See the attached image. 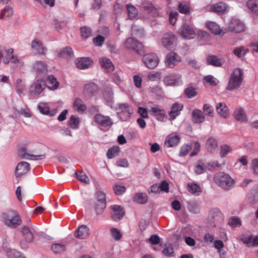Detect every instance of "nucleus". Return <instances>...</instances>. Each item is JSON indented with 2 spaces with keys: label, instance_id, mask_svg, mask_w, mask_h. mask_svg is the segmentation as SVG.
<instances>
[{
  "label": "nucleus",
  "instance_id": "53",
  "mask_svg": "<svg viewBox=\"0 0 258 258\" xmlns=\"http://www.w3.org/2000/svg\"><path fill=\"white\" fill-rule=\"evenodd\" d=\"M232 151V148L228 145L225 144L220 147V157L223 158Z\"/></svg>",
  "mask_w": 258,
  "mask_h": 258
},
{
  "label": "nucleus",
  "instance_id": "12",
  "mask_svg": "<svg viewBox=\"0 0 258 258\" xmlns=\"http://www.w3.org/2000/svg\"><path fill=\"white\" fill-rule=\"evenodd\" d=\"M118 110V114L121 120L126 121L130 118L132 112L127 104H119Z\"/></svg>",
  "mask_w": 258,
  "mask_h": 258
},
{
  "label": "nucleus",
  "instance_id": "62",
  "mask_svg": "<svg viewBox=\"0 0 258 258\" xmlns=\"http://www.w3.org/2000/svg\"><path fill=\"white\" fill-rule=\"evenodd\" d=\"M18 113L19 114H21L25 117H30L31 116L30 110L27 107L20 109L18 110Z\"/></svg>",
  "mask_w": 258,
  "mask_h": 258
},
{
  "label": "nucleus",
  "instance_id": "44",
  "mask_svg": "<svg viewBox=\"0 0 258 258\" xmlns=\"http://www.w3.org/2000/svg\"><path fill=\"white\" fill-rule=\"evenodd\" d=\"M59 57L63 58H71L74 56L72 49L70 47L64 48L59 53Z\"/></svg>",
  "mask_w": 258,
  "mask_h": 258
},
{
  "label": "nucleus",
  "instance_id": "14",
  "mask_svg": "<svg viewBox=\"0 0 258 258\" xmlns=\"http://www.w3.org/2000/svg\"><path fill=\"white\" fill-rule=\"evenodd\" d=\"M35 230L32 223L30 222L27 225L23 226L21 228V233L25 238L30 242H32L34 239V234Z\"/></svg>",
  "mask_w": 258,
  "mask_h": 258
},
{
  "label": "nucleus",
  "instance_id": "40",
  "mask_svg": "<svg viewBox=\"0 0 258 258\" xmlns=\"http://www.w3.org/2000/svg\"><path fill=\"white\" fill-rule=\"evenodd\" d=\"M187 189L191 194L197 196L199 195L202 192L200 186L195 183H188Z\"/></svg>",
  "mask_w": 258,
  "mask_h": 258
},
{
  "label": "nucleus",
  "instance_id": "35",
  "mask_svg": "<svg viewBox=\"0 0 258 258\" xmlns=\"http://www.w3.org/2000/svg\"><path fill=\"white\" fill-rule=\"evenodd\" d=\"M228 8L227 5L223 2H220L212 5L210 8V11L217 13L225 12Z\"/></svg>",
  "mask_w": 258,
  "mask_h": 258
},
{
  "label": "nucleus",
  "instance_id": "61",
  "mask_svg": "<svg viewBox=\"0 0 258 258\" xmlns=\"http://www.w3.org/2000/svg\"><path fill=\"white\" fill-rule=\"evenodd\" d=\"M191 149V148L190 146L188 145H183L181 148L179 155L182 157L185 156Z\"/></svg>",
  "mask_w": 258,
  "mask_h": 258
},
{
  "label": "nucleus",
  "instance_id": "63",
  "mask_svg": "<svg viewBox=\"0 0 258 258\" xmlns=\"http://www.w3.org/2000/svg\"><path fill=\"white\" fill-rule=\"evenodd\" d=\"M228 224L230 226L232 227H235L241 225L240 220L237 218L234 217H232L229 219Z\"/></svg>",
  "mask_w": 258,
  "mask_h": 258
},
{
  "label": "nucleus",
  "instance_id": "25",
  "mask_svg": "<svg viewBox=\"0 0 258 258\" xmlns=\"http://www.w3.org/2000/svg\"><path fill=\"white\" fill-rule=\"evenodd\" d=\"M180 141V137L176 134H171L167 138L164 143V146L167 148L174 147L178 144Z\"/></svg>",
  "mask_w": 258,
  "mask_h": 258
},
{
  "label": "nucleus",
  "instance_id": "46",
  "mask_svg": "<svg viewBox=\"0 0 258 258\" xmlns=\"http://www.w3.org/2000/svg\"><path fill=\"white\" fill-rule=\"evenodd\" d=\"M51 249L54 253H61L66 250V245L62 243H54L52 245Z\"/></svg>",
  "mask_w": 258,
  "mask_h": 258
},
{
  "label": "nucleus",
  "instance_id": "38",
  "mask_svg": "<svg viewBox=\"0 0 258 258\" xmlns=\"http://www.w3.org/2000/svg\"><path fill=\"white\" fill-rule=\"evenodd\" d=\"M15 88L17 93L20 95H24L26 90V85L22 83L21 79H18L15 85Z\"/></svg>",
  "mask_w": 258,
  "mask_h": 258
},
{
  "label": "nucleus",
  "instance_id": "56",
  "mask_svg": "<svg viewBox=\"0 0 258 258\" xmlns=\"http://www.w3.org/2000/svg\"><path fill=\"white\" fill-rule=\"evenodd\" d=\"M76 174L77 175V178L81 182L85 183H87V184L89 183L90 180H89L88 177L83 172H81L79 174L77 172H76Z\"/></svg>",
  "mask_w": 258,
  "mask_h": 258
},
{
  "label": "nucleus",
  "instance_id": "47",
  "mask_svg": "<svg viewBox=\"0 0 258 258\" xmlns=\"http://www.w3.org/2000/svg\"><path fill=\"white\" fill-rule=\"evenodd\" d=\"M103 95L105 99L107 102H111L113 100V93L112 91L111 88L110 87H106V88L103 93Z\"/></svg>",
  "mask_w": 258,
  "mask_h": 258
},
{
  "label": "nucleus",
  "instance_id": "60",
  "mask_svg": "<svg viewBox=\"0 0 258 258\" xmlns=\"http://www.w3.org/2000/svg\"><path fill=\"white\" fill-rule=\"evenodd\" d=\"M113 189L115 194L119 196L123 194L126 188L124 186L115 184L113 186Z\"/></svg>",
  "mask_w": 258,
  "mask_h": 258
},
{
  "label": "nucleus",
  "instance_id": "26",
  "mask_svg": "<svg viewBox=\"0 0 258 258\" xmlns=\"http://www.w3.org/2000/svg\"><path fill=\"white\" fill-rule=\"evenodd\" d=\"M207 61L209 64L216 67H220L224 63V59L218 57L216 55H209L207 57Z\"/></svg>",
  "mask_w": 258,
  "mask_h": 258
},
{
  "label": "nucleus",
  "instance_id": "30",
  "mask_svg": "<svg viewBox=\"0 0 258 258\" xmlns=\"http://www.w3.org/2000/svg\"><path fill=\"white\" fill-rule=\"evenodd\" d=\"M182 109V105L177 103H174L171 107V110L169 112L170 119L173 120L175 119L176 116L179 115L180 112Z\"/></svg>",
  "mask_w": 258,
  "mask_h": 258
},
{
  "label": "nucleus",
  "instance_id": "32",
  "mask_svg": "<svg viewBox=\"0 0 258 258\" xmlns=\"http://www.w3.org/2000/svg\"><path fill=\"white\" fill-rule=\"evenodd\" d=\"M99 62L101 67L107 72H112L114 70V65L109 59L106 57L101 58L99 59Z\"/></svg>",
  "mask_w": 258,
  "mask_h": 258
},
{
  "label": "nucleus",
  "instance_id": "64",
  "mask_svg": "<svg viewBox=\"0 0 258 258\" xmlns=\"http://www.w3.org/2000/svg\"><path fill=\"white\" fill-rule=\"evenodd\" d=\"M248 246H255L258 245V236L252 237L250 236L249 237L247 242Z\"/></svg>",
  "mask_w": 258,
  "mask_h": 258
},
{
  "label": "nucleus",
  "instance_id": "31",
  "mask_svg": "<svg viewBox=\"0 0 258 258\" xmlns=\"http://www.w3.org/2000/svg\"><path fill=\"white\" fill-rule=\"evenodd\" d=\"M75 235L78 238H85L89 235V229L86 225H82L76 230Z\"/></svg>",
  "mask_w": 258,
  "mask_h": 258
},
{
  "label": "nucleus",
  "instance_id": "37",
  "mask_svg": "<svg viewBox=\"0 0 258 258\" xmlns=\"http://www.w3.org/2000/svg\"><path fill=\"white\" fill-rule=\"evenodd\" d=\"M143 7L145 11L148 13L151 14L152 16L153 17H155L158 15V10L157 8L154 7L152 4H143Z\"/></svg>",
  "mask_w": 258,
  "mask_h": 258
},
{
  "label": "nucleus",
  "instance_id": "5",
  "mask_svg": "<svg viewBox=\"0 0 258 258\" xmlns=\"http://www.w3.org/2000/svg\"><path fill=\"white\" fill-rule=\"evenodd\" d=\"M45 87V82L43 79H38L29 87V92L32 96H38Z\"/></svg>",
  "mask_w": 258,
  "mask_h": 258
},
{
  "label": "nucleus",
  "instance_id": "6",
  "mask_svg": "<svg viewBox=\"0 0 258 258\" xmlns=\"http://www.w3.org/2000/svg\"><path fill=\"white\" fill-rule=\"evenodd\" d=\"M124 46L128 49L134 50L138 54H141L143 52V45L142 44L131 37L126 39L124 42Z\"/></svg>",
  "mask_w": 258,
  "mask_h": 258
},
{
  "label": "nucleus",
  "instance_id": "34",
  "mask_svg": "<svg viewBox=\"0 0 258 258\" xmlns=\"http://www.w3.org/2000/svg\"><path fill=\"white\" fill-rule=\"evenodd\" d=\"M193 121L196 123L203 122L205 120V114L199 109H194L192 112Z\"/></svg>",
  "mask_w": 258,
  "mask_h": 258
},
{
  "label": "nucleus",
  "instance_id": "19",
  "mask_svg": "<svg viewBox=\"0 0 258 258\" xmlns=\"http://www.w3.org/2000/svg\"><path fill=\"white\" fill-rule=\"evenodd\" d=\"M110 208L112 210V218L114 221L121 219L124 215V211L122 208L119 205H112Z\"/></svg>",
  "mask_w": 258,
  "mask_h": 258
},
{
  "label": "nucleus",
  "instance_id": "18",
  "mask_svg": "<svg viewBox=\"0 0 258 258\" xmlns=\"http://www.w3.org/2000/svg\"><path fill=\"white\" fill-rule=\"evenodd\" d=\"M167 86H176L181 83V76L179 74H171L164 78Z\"/></svg>",
  "mask_w": 258,
  "mask_h": 258
},
{
  "label": "nucleus",
  "instance_id": "45",
  "mask_svg": "<svg viewBox=\"0 0 258 258\" xmlns=\"http://www.w3.org/2000/svg\"><path fill=\"white\" fill-rule=\"evenodd\" d=\"M3 248L7 253V256L9 258H16L20 253L19 252L16 251L15 250L9 248L6 244H4Z\"/></svg>",
  "mask_w": 258,
  "mask_h": 258
},
{
  "label": "nucleus",
  "instance_id": "17",
  "mask_svg": "<svg viewBox=\"0 0 258 258\" xmlns=\"http://www.w3.org/2000/svg\"><path fill=\"white\" fill-rule=\"evenodd\" d=\"M174 36L173 34H165L162 39L163 46L168 50H174L175 48Z\"/></svg>",
  "mask_w": 258,
  "mask_h": 258
},
{
  "label": "nucleus",
  "instance_id": "11",
  "mask_svg": "<svg viewBox=\"0 0 258 258\" xmlns=\"http://www.w3.org/2000/svg\"><path fill=\"white\" fill-rule=\"evenodd\" d=\"M149 112L151 115L156 116L157 119L161 121H164L167 117L165 111L157 105L152 107Z\"/></svg>",
  "mask_w": 258,
  "mask_h": 258
},
{
  "label": "nucleus",
  "instance_id": "24",
  "mask_svg": "<svg viewBox=\"0 0 258 258\" xmlns=\"http://www.w3.org/2000/svg\"><path fill=\"white\" fill-rule=\"evenodd\" d=\"M207 27L212 33L216 35H223L228 31L226 29H220L216 23L213 22L207 23Z\"/></svg>",
  "mask_w": 258,
  "mask_h": 258
},
{
  "label": "nucleus",
  "instance_id": "2",
  "mask_svg": "<svg viewBox=\"0 0 258 258\" xmlns=\"http://www.w3.org/2000/svg\"><path fill=\"white\" fill-rule=\"evenodd\" d=\"M2 220L7 226L15 228L20 225L22 220L20 216L15 211H7L1 215Z\"/></svg>",
  "mask_w": 258,
  "mask_h": 258
},
{
  "label": "nucleus",
  "instance_id": "55",
  "mask_svg": "<svg viewBox=\"0 0 258 258\" xmlns=\"http://www.w3.org/2000/svg\"><path fill=\"white\" fill-rule=\"evenodd\" d=\"M161 78V74L159 72H152L148 74V78L152 81H156L160 80Z\"/></svg>",
  "mask_w": 258,
  "mask_h": 258
},
{
  "label": "nucleus",
  "instance_id": "51",
  "mask_svg": "<svg viewBox=\"0 0 258 258\" xmlns=\"http://www.w3.org/2000/svg\"><path fill=\"white\" fill-rule=\"evenodd\" d=\"M247 5L252 11L258 15V3L255 0H248Z\"/></svg>",
  "mask_w": 258,
  "mask_h": 258
},
{
  "label": "nucleus",
  "instance_id": "1",
  "mask_svg": "<svg viewBox=\"0 0 258 258\" xmlns=\"http://www.w3.org/2000/svg\"><path fill=\"white\" fill-rule=\"evenodd\" d=\"M215 183L222 189L228 190L232 188L235 181L229 174L224 172H219L216 173L214 176Z\"/></svg>",
  "mask_w": 258,
  "mask_h": 258
},
{
  "label": "nucleus",
  "instance_id": "7",
  "mask_svg": "<svg viewBox=\"0 0 258 258\" xmlns=\"http://www.w3.org/2000/svg\"><path fill=\"white\" fill-rule=\"evenodd\" d=\"M143 60L146 66L150 69L156 68L159 62V59L158 56L154 53L144 55Z\"/></svg>",
  "mask_w": 258,
  "mask_h": 258
},
{
  "label": "nucleus",
  "instance_id": "50",
  "mask_svg": "<svg viewBox=\"0 0 258 258\" xmlns=\"http://www.w3.org/2000/svg\"><path fill=\"white\" fill-rule=\"evenodd\" d=\"M206 169V165L202 161H200L195 167V172L198 174H201L205 172Z\"/></svg>",
  "mask_w": 258,
  "mask_h": 258
},
{
  "label": "nucleus",
  "instance_id": "16",
  "mask_svg": "<svg viewBox=\"0 0 258 258\" xmlns=\"http://www.w3.org/2000/svg\"><path fill=\"white\" fill-rule=\"evenodd\" d=\"M94 119L96 123L105 127H110L113 124L112 119L109 116L101 114H96Z\"/></svg>",
  "mask_w": 258,
  "mask_h": 258
},
{
  "label": "nucleus",
  "instance_id": "52",
  "mask_svg": "<svg viewBox=\"0 0 258 258\" xmlns=\"http://www.w3.org/2000/svg\"><path fill=\"white\" fill-rule=\"evenodd\" d=\"M106 207V202H97L95 205V210L97 214L103 212Z\"/></svg>",
  "mask_w": 258,
  "mask_h": 258
},
{
  "label": "nucleus",
  "instance_id": "27",
  "mask_svg": "<svg viewBox=\"0 0 258 258\" xmlns=\"http://www.w3.org/2000/svg\"><path fill=\"white\" fill-rule=\"evenodd\" d=\"M37 108L41 113L50 116H53L57 113V110L56 109L50 110L48 105L43 102L40 103L38 104Z\"/></svg>",
  "mask_w": 258,
  "mask_h": 258
},
{
  "label": "nucleus",
  "instance_id": "9",
  "mask_svg": "<svg viewBox=\"0 0 258 258\" xmlns=\"http://www.w3.org/2000/svg\"><path fill=\"white\" fill-rule=\"evenodd\" d=\"M178 33L187 39L194 38L196 36L195 30L186 24H184L178 30Z\"/></svg>",
  "mask_w": 258,
  "mask_h": 258
},
{
  "label": "nucleus",
  "instance_id": "57",
  "mask_svg": "<svg viewBox=\"0 0 258 258\" xmlns=\"http://www.w3.org/2000/svg\"><path fill=\"white\" fill-rule=\"evenodd\" d=\"M103 0H93L91 4V10L93 11H98L102 6Z\"/></svg>",
  "mask_w": 258,
  "mask_h": 258
},
{
  "label": "nucleus",
  "instance_id": "8",
  "mask_svg": "<svg viewBox=\"0 0 258 258\" xmlns=\"http://www.w3.org/2000/svg\"><path fill=\"white\" fill-rule=\"evenodd\" d=\"M31 47L34 53L39 55H45L47 48L43 43L37 39L33 40L31 44Z\"/></svg>",
  "mask_w": 258,
  "mask_h": 258
},
{
  "label": "nucleus",
  "instance_id": "41",
  "mask_svg": "<svg viewBox=\"0 0 258 258\" xmlns=\"http://www.w3.org/2000/svg\"><path fill=\"white\" fill-rule=\"evenodd\" d=\"M233 52L238 57L242 58L249 52V49L244 46H240L235 48Z\"/></svg>",
  "mask_w": 258,
  "mask_h": 258
},
{
  "label": "nucleus",
  "instance_id": "29",
  "mask_svg": "<svg viewBox=\"0 0 258 258\" xmlns=\"http://www.w3.org/2000/svg\"><path fill=\"white\" fill-rule=\"evenodd\" d=\"M233 116L235 119L242 123L247 121V117L242 108L239 107L236 108L234 112Z\"/></svg>",
  "mask_w": 258,
  "mask_h": 258
},
{
  "label": "nucleus",
  "instance_id": "54",
  "mask_svg": "<svg viewBox=\"0 0 258 258\" xmlns=\"http://www.w3.org/2000/svg\"><path fill=\"white\" fill-rule=\"evenodd\" d=\"M119 149L117 147H113L109 149L107 152V156L108 159H111L117 156Z\"/></svg>",
  "mask_w": 258,
  "mask_h": 258
},
{
  "label": "nucleus",
  "instance_id": "36",
  "mask_svg": "<svg viewBox=\"0 0 258 258\" xmlns=\"http://www.w3.org/2000/svg\"><path fill=\"white\" fill-rule=\"evenodd\" d=\"M73 106L74 109L79 113H83L87 109V106L83 101L80 98L75 99Z\"/></svg>",
  "mask_w": 258,
  "mask_h": 258
},
{
  "label": "nucleus",
  "instance_id": "42",
  "mask_svg": "<svg viewBox=\"0 0 258 258\" xmlns=\"http://www.w3.org/2000/svg\"><path fill=\"white\" fill-rule=\"evenodd\" d=\"M79 118L74 115H72L68 122V125L72 129H77L79 125Z\"/></svg>",
  "mask_w": 258,
  "mask_h": 258
},
{
  "label": "nucleus",
  "instance_id": "58",
  "mask_svg": "<svg viewBox=\"0 0 258 258\" xmlns=\"http://www.w3.org/2000/svg\"><path fill=\"white\" fill-rule=\"evenodd\" d=\"M48 83L51 85L50 87L53 89H56L58 87V82L57 81L56 78L53 76H49L47 78Z\"/></svg>",
  "mask_w": 258,
  "mask_h": 258
},
{
  "label": "nucleus",
  "instance_id": "10",
  "mask_svg": "<svg viewBox=\"0 0 258 258\" xmlns=\"http://www.w3.org/2000/svg\"><path fill=\"white\" fill-rule=\"evenodd\" d=\"M223 219V215L219 209H212L208 217L209 222L214 226L217 223L222 221Z\"/></svg>",
  "mask_w": 258,
  "mask_h": 258
},
{
  "label": "nucleus",
  "instance_id": "21",
  "mask_svg": "<svg viewBox=\"0 0 258 258\" xmlns=\"http://www.w3.org/2000/svg\"><path fill=\"white\" fill-rule=\"evenodd\" d=\"M97 91V87L94 83H90L85 85L83 91V94L86 97H91L95 95Z\"/></svg>",
  "mask_w": 258,
  "mask_h": 258
},
{
  "label": "nucleus",
  "instance_id": "3",
  "mask_svg": "<svg viewBox=\"0 0 258 258\" xmlns=\"http://www.w3.org/2000/svg\"><path fill=\"white\" fill-rule=\"evenodd\" d=\"M243 75V73L241 69H235L230 75L226 89L232 91L238 88L242 84Z\"/></svg>",
  "mask_w": 258,
  "mask_h": 258
},
{
  "label": "nucleus",
  "instance_id": "43",
  "mask_svg": "<svg viewBox=\"0 0 258 258\" xmlns=\"http://www.w3.org/2000/svg\"><path fill=\"white\" fill-rule=\"evenodd\" d=\"M128 17L130 19H134L136 18L138 14V10L134 6L128 4L126 5Z\"/></svg>",
  "mask_w": 258,
  "mask_h": 258
},
{
  "label": "nucleus",
  "instance_id": "20",
  "mask_svg": "<svg viewBox=\"0 0 258 258\" xmlns=\"http://www.w3.org/2000/svg\"><path fill=\"white\" fill-rule=\"evenodd\" d=\"M30 165L26 162H21L17 166L15 171V175L17 177L22 176L30 170Z\"/></svg>",
  "mask_w": 258,
  "mask_h": 258
},
{
  "label": "nucleus",
  "instance_id": "48",
  "mask_svg": "<svg viewBox=\"0 0 258 258\" xmlns=\"http://www.w3.org/2000/svg\"><path fill=\"white\" fill-rule=\"evenodd\" d=\"M184 94L188 98H192L198 94V92L195 88L189 87L185 89Z\"/></svg>",
  "mask_w": 258,
  "mask_h": 258
},
{
  "label": "nucleus",
  "instance_id": "33",
  "mask_svg": "<svg viewBox=\"0 0 258 258\" xmlns=\"http://www.w3.org/2000/svg\"><path fill=\"white\" fill-rule=\"evenodd\" d=\"M206 148L210 152H213L216 150L218 148L217 140L212 137L209 138L206 143Z\"/></svg>",
  "mask_w": 258,
  "mask_h": 258
},
{
  "label": "nucleus",
  "instance_id": "23",
  "mask_svg": "<svg viewBox=\"0 0 258 258\" xmlns=\"http://www.w3.org/2000/svg\"><path fill=\"white\" fill-rule=\"evenodd\" d=\"M217 113L222 118H227L229 117V110L226 104L224 103L219 102L216 106Z\"/></svg>",
  "mask_w": 258,
  "mask_h": 258
},
{
  "label": "nucleus",
  "instance_id": "22",
  "mask_svg": "<svg viewBox=\"0 0 258 258\" xmlns=\"http://www.w3.org/2000/svg\"><path fill=\"white\" fill-rule=\"evenodd\" d=\"M32 69L38 75H43L47 71V66L43 61H38L33 64Z\"/></svg>",
  "mask_w": 258,
  "mask_h": 258
},
{
  "label": "nucleus",
  "instance_id": "39",
  "mask_svg": "<svg viewBox=\"0 0 258 258\" xmlns=\"http://www.w3.org/2000/svg\"><path fill=\"white\" fill-rule=\"evenodd\" d=\"M148 200V196L145 193H136L134 197V201L140 204H146Z\"/></svg>",
  "mask_w": 258,
  "mask_h": 258
},
{
  "label": "nucleus",
  "instance_id": "28",
  "mask_svg": "<svg viewBox=\"0 0 258 258\" xmlns=\"http://www.w3.org/2000/svg\"><path fill=\"white\" fill-rule=\"evenodd\" d=\"M92 64V61L88 57H82L78 59L76 63V67L80 70L89 68Z\"/></svg>",
  "mask_w": 258,
  "mask_h": 258
},
{
  "label": "nucleus",
  "instance_id": "59",
  "mask_svg": "<svg viewBox=\"0 0 258 258\" xmlns=\"http://www.w3.org/2000/svg\"><path fill=\"white\" fill-rule=\"evenodd\" d=\"M110 232L112 236L116 240H119L121 238V234L120 231L115 228H112L110 229Z\"/></svg>",
  "mask_w": 258,
  "mask_h": 258
},
{
  "label": "nucleus",
  "instance_id": "15",
  "mask_svg": "<svg viewBox=\"0 0 258 258\" xmlns=\"http://www.w3.org/2000/svg\"><path fill=\"white\" fill-rule=\"evenodd\" d=\"M181 60L180 57L177 53L171 52L166 55L165 63L167 67L173 68L177 63L180 62Z\"/></svg>",
  "mask_w": 258,
  "mask_h": 258
},
{
  "label": "nucleus",
  "instance_id": "49",
  "mask_svg": "<svg viewBox=\"0 0 258 258\" xmlns=\"http://www.w3.org/2000/svg\"><path fill=\"white\" fill-rule=\"evenodd\" d=\"M13 13V12L12 8L7 7L2 10L0 14V19H3L5 17L9 18L12 16Z\"/></svg>",
  "mask_w": 258,
  "mask_h": 258
},
{
  "label": "nucleus",
  "instance_id": "4",
  "mask_svg": "<svg viewBox=\"0 0 258 258\" xmlns=\"http://www.w3.org/2000/svg\"><path fill=\"white\" fill-rule=\"evenodd\" d=\"M18 154L21 158L26 159L42 160L45 157V154L34 155L33 152L25 146L20 148Z\"/></svg>",
  "mask_w": 258,
  "mask_h": 258
},
{
  "label": "nucleus",
  "instance_id": "13",
  "mask_svg": "<svg viewBox=\"0 0 258 258\" xmlns=\"http://www.w3.org/2000/svg\"><path fill=\"white\" fill-rule=\"evenodd\" d=\"M228 30L229 31L235 33H241L244 31L245 25L240 20L238 19H233L229 24Z\"/></svg>",
  "mask_w": 258,
  "mask_h": 258
}]
</instances>
